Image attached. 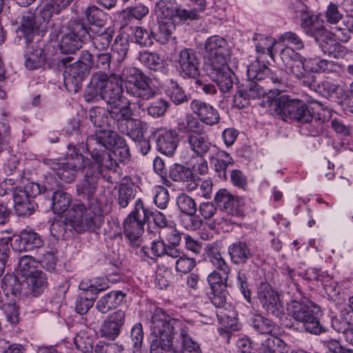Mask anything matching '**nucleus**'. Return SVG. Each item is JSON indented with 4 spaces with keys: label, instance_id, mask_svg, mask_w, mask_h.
Wrapping results in <instances>:
<instances>
[{
    "label": "nucleus",
    "instance_id": "obj_13",
    "mask_svg": "<svg viewBox=\"0 0 353 353\" xmlns=\"http://www.w3.org/2000/svg\"><path fill=\"white\" fill-rule=\"evenodd\" d=\"M149 210L144 208L141 199H137L134 209L123 221V233L131 244L138 245L144 230L145 221L148 219Z\"/></svg>",
    "mask_w": 353,
    "mask_h": 353
},
{
    "label": "nucleus",
    "instance_id": "obj_52",
    "mask_svg": "<svg viewBox=\"0 0 353 353\" xmlns=\"http://www.w3.org/2000/svg\"><path fill=\"white\" fill-rule=\"evenodd\" d=\"M153 201L157 208L164 210L168 207L170 195L168 190L163 186L157 185L152 190Z\"/></svg>",
    "mask_w": 353,
    "mask_h": 353
},
{
    "label": "nucleus",
    "instance_id": "obj_19",
    "mask_svg": "<svg viewBox=\"0 0 353 353\" xmlns=\"http://www.w3.org/2000/svg\"><path fill=\"white\" fill-rule=\"evenodd\" d=\"M176 62L179 70L183 76L196 77L199 74V61L196 52L191 48H184L180 51Z\"/></svg>",
    "mask_w": 353,
    "mask_h": 353
},
{
    "label": "nucleus",
    "instance_id": "obj_46",
    "mask_svg": "<svg viewBox=\"0 0 353 353\" xmlns=\"http://www.w3.org/2000/svg\"><path fill=\"white\" fill-rule=\"evenodd\" d=\"M200 120L192 116H187L185 119L178 124V130L181 132L193 134L203 133V125Z\"/></svg>",
    "mask_w": 353,
    "mask_h": 353
},
{
    "label": "nucleus",
    "instance_id": "obj_30",
    "mask_svg": "<svg viewBox=\"0 0 353 353\" xmlns=\"http://www.w3.org/2000/svg\"><path fill=\"white\" fill-rule=\"evenodd\" d=\"M188 144L190 149L198 157H203L209 152L212 146L208 136L205 133L188 134Z\"/></svg>",
    "mask_w": 353,
    "mask_h": 353
},
{
    "label": "nucleus",
    "instance_id": "obj_44",
    "mask_svg": "<svg viewBox=\"0 0 353 353\" xmlns=\"http://www.w3.org/2000/svg\"><path fill=\"white\" fill-rule=\"evenodd\" d=\"M139 59L150 70L155 71L163 70V61L157 53L148 51L141 52L139 54Z\"/></svg>",
    "mask_w": 353,
    "mask_h": 353
},
{
    "label": "nucleus",
    "instance_id": "obj_6",
    "mask_svg": "<svg viewBox=\"0 0 353 353\" xmlns=\"http://www.w3.org/2000/svg\"><path fill=\"white\" fill-rule=\"evenodd\" d=\"M263 103L265 106L270 108V110H274L276 114L283 116L285 119L308 123L312 119L310 111L303 101L290 99L286 95L271 100L268 97V101H264Z\"/></svg>",
    "mask_w": 353,
    "mask_h": 353
},
{
    "label": "nucleus",
    "instance_id": "obj_29",
    "mask_svg": "<svg viewBox=\"0 0 353 353\" xmlns=\"http://www.w3.org/2000/svg\"><path fill=\"white\" fill-rule=\"evenodd\" d=\"M108 114V111L103 108L94 107L90 110V120L98 129L95 130L94 134H91L88 137H95L97 134L101 131H112L108 129L110 126Z\"/></svg>",
    "mask_w": 353,
    "mask_h": 353
},
{
    "label": "nucleus",
    "instance_id": "obj_21",
    "mask_svg": "<svg viewBox=\"0 0 353 353\" xmlns=\"http://www.w3.org/2000/svg\"><path fill=\"white\" fill-rule=\"evenodd\" d=\"M281 57L286 68L297 79L305 77L307 72L305 59L294 50L290 47L285 48L281 52Z\"/></svg>",
    "mask_w": 353,
    "mask_h": 353
},
{
    "label": "nucleus",
    "instance_id": "obj_39",
    "mask_svg": "<svg viewBox=\"0 0 353 353\" xmlns=\"http://www.w3.org/2000/svg\"><path fill=\"white\" fill-rule=\"evenodd\" d=\"M111 109L108 110L110 117L117 122L126 121L132 116L130 103L118 102L117 104H110Z\"/></svg>",
    "mask_w": 353,
    "mask_h": 353
},
{
    "label": "nucleus",
    "instance_id": "obj_53",
    "mask_svg": "<svg viewBox=\"0 0 353 353\" xmlns=\"http://www.w3.org/2000/svg\"><path fill=\"white\" fill-rule=\"evenodd\" d=\"M176 205L184 214H195L196 210L194 200L185 194H181L176 198Z\"/></svg>",
    "mask_w": 353,
    "mask_h": 353
},
{
    "label": "nucleus",
    "instance_id": "obj_47",
    "mask_svg": "<svg viewBox=\"0 0 353 353\" xmlns=\"http://www.w3.org/2000/svg\"><path fill=\"white\" fill-rule=\"evenodd\" d=\"M251 321L253 328L260 334H270L275 328V324L271 320L261 314H254Z\"/></svg>",
    "mask_w": 353,
    "mask_h": 353
},
{
    "label": "nucleus",
    "instance_id": "obj_3",
    "mask_svg": "<svg viewBox=\"0 0 353 353\" xmlns=\"http://www.w3.org/2000/svg\"><path fill=\"white\" fill-rule=\"evenodd\" d=\"M180 320L170 316L162 309L154 310L150 320L152 341L150 353H183L172 350L176 328Z\"/></svg>",
    "mask_w": 353,
    "mask_h": 353
},
{
    "label": "nucleus",
    "instance_id": "obj_48",
    "mask_svg": "<svg viewBox=\"0 0 353 353\" xmlns=\"http://www.w3.org/2000/svg\"><path fill=\"white\" fill-rule=\"evenodd\" d=\"M343 28L335 27L334 34L341 42H347L353 34V15H347L343 21Z\"/></svg>",
    "mask_w": 353,
    "mask_h": 353
},
{
    "label": "nucleus",
    "instance_id": "obj_61",
    "mask_svg": "<svg viewBox=\"0 0 353 353\" xmlns=\"http://www.w3.org/2000/svg\"><path fill=\"white\" fill-rule=\"evenodd\" d=\"M135 42L142 46H150L155 39L154 34L147 30L137 27L134 31Z\"/></svg>",
    "mask_w": 353,
    "mask_h": 353
},
{
    "label": "nucleus",
    "instance_id": "obj_31",
    "mask_svg": "<svg viewBox=\"0 0 353 353\" xmlns=\"http://www.w3.org/2000/svg\"><path fill=\"white\" fill-rule=\"evenodd\" d=\"M87 73L86 66L76 61L65 67L63 74L65 83H71L77 88L82 82Z\"/></svg>",
    "mask_w": 353,
    "mask_h": 353
},
{
    "label": "nucleus",
    "instance_id": "obj_40",
    "mask_svg": "<svg viewBox=\"0 0 353 353\" xmlns=\"http://www.w3.org/2000/svg\"><path fill=\"white\" fill-rule=\"evenodd\" d=\"M165 94L176 105L181 104L188 101V97L183 89L172 79L167 83Z\"/></svg>",
    "mask_w": 353,
    "mask_h": 353
},
{
    "label": "nucleus",
    "instance_id": "obj_51",
    "mask_svg": "<svg viewBox=\"0 0 353 353\" xmlns=\"http://www.w3.org/2000/svg\"><path fill=\"white\" fill-rule=\"evenodd\" d=\"M228 274H223V272L214 270L208 276L207 280L212 290H220L226 288Z\"/></svg>",
    "mask_w": 353,
    "mask_h": 353
},
{
    "label": "nucleus",
    "instance_id": "obj_1",
    "mask_svg": "<svg viewBox=\"0 0 353 353\" xmlns=\"http://www.w3.org/2000/svg\"><path fill=\"white\" fill-rule=\"evenodd\" d=\"M86 148L92 161L104 170L114 172L117 170L118 164L108 150L110 148H114L112 154L121 162L130 157V150L125 141L114 131H101L95 137H88Z\"/></svg>",
    "mask_w": 353,
    "mask_h": 353
},
{
    "label": "nucleus",
    "instance_id": "obj_7",
    "mask_svg": "<svg viewBox=\"0 0 353 353\" xmlns=\"http://www.w3.org/2000/svg\"><path fill=\"white\" fill-rule=\"evenodd\" d=\"M88 34L87 27L79 21H73L70 27L55 26L50 37L57 41L61 37L60 49L63 53H73L81 47V43Z\"/></svg>",
    "mask_w": 353,
    "mask_h": 353
},
{
    "label": "nucleus",
    "instance_id": "obj_45",
    "mask_svg": "<svg viewBox=\"0 0 353 353\" xmlns=\"http://www.w3.org/2000/svg\"><path fill=\"white\" fill-rule=\"evenodd\" d=\"M317 41L319 42V47L324 54L335 58L339 56L340 51L343 48V46H340L335 39L328 35L323 34Z\"/></svg>",
    "mask_w": 353,
    "mask_h": 353
},
{
    "label": "nucleus",
    "instance_id": "obj_22",
    "mask_svg": "<svg viewBox=\"0 0 353 353\" xmlns=\"http://www.w3.org/2000/svg\"><path fill=\"white\" fill-rule=\"evenodd\" d=\"M205 71L212 80L216 83L222 92H229L232 88V72L230 69L228 62L216 67L207 68Z\"/></svg>",
    "mask_w": 353,
    "mask_h": 353
},
{
    "label": "nucleus",
    "instance_id": "obj_2",
    "mask_svg": "<svg viewBox=\"0 0 353 353\" xmlns=\"http://www.w3.org/2000/svg\"><path fill=\"white\" fill-rule=\"evenodd\" d=\"M66 220L77 232L94 230L96 227V216L81 201H72V196L63 190L54 192L52 209L54 214H62L68 210Z\"/></svg>",
    "mask_w": 353,
    "mask_h": 353
},
{
    "label": "nucleus",
    "instance_id": "obj_25",
    "mask_svg": "<svg viewBox=\"0 0 353 353\" xmlns=\"http://www.w3.org/2000/svg\"><path fill=\"white\" fill-rule=\"evenodd\" d=\"M87 35L92 39L93 46L99 50H108L114 34V30L112 27L87 28Z\"/></svg>",
    "mask_w": 353,
    "mask_h": 353
},
{
    "label": "nucleus",
    "instance_id": "obj_64",
    "mask_svg": "<svg viewBox=\"0 0 353 353\" xmlns=\"http://www.w3.org/2000/svg\"><path fill=\"white\" fill-rule=\"evenodd\" d=\"M130 339L133 347L137 350L141 347L143 341V331L141 323H137L133 325L130 332Z\"/></svg>",
    "mask_w": 353,
    "mask_h": 353
},
{
    "label": "nucleus",
    "instance_id": "obj_20",
    "mask_svg": "<svg viewBox=\"0 0 353 353\" xmlns=\"http://www.w3.org/2000/svg\"><path fill=\"white\" fill-rule=\"evenodd\" d=\"M190 108L200 121L206 125H213L219 121L218 111L208 103L200 99H194L190 102Z\"/></svg>",
    "mask_w": 353,
    "mask_h": 353
},
{
    "label": "nucleus",
    "instance_id": "obj_42",
    "mask_svg": "<svg viewBox=\"0 0 353 353\" xmlns=\"http://www.w3.org/2000/svg\"><path fill=\"white\" fill-rule=\"evenodd\" d=\"M84 17L87 21L93 26L92 28H96L103 27L106 21L105 12L95 6L88 7L84 10Z\"/></svg>",
    "mask_w": 353,
    "mask_h": 353
},
{
    "label": "nucleus",
    "instance_id": "obj_55",
    "mask_svg": "<svg viewBox=\"0 0 353 353\" xmlns=\"http://www.w3.org/2000/svg\"><path fill=\"white\" fill-rule=\"evenodd\" d=\"M169 106V103L163 99H160L152 102L147 108L148 114L153 118H159L163 116Z\"/></svg>",
    "mask_w": 353,
    "mask_h": 353
},
{
    "label": "nucleus",
    "instance_id": "obj_11",
    "mask_svg": "<svg viewBox=\"0 0 353 353\" xmlns=\"http://www.w3.org/2000/svg\"><path fill=\"white\" fill-rule=\"evenodd\" d=\"M253 40L255 41V48L257 53L256 59L252 62L247 69V76L250 79H263L270 74V68L259 59L262 55H269L273 57L272 48L276 43V40L270 37L260 34H255Z\"/></svg>",
    "mask_w": 353,
    "mask_h": 353
},
{
    "label": "nucleus",
    "instance_id": "obj_16",
    "mask_svg": "<svg viewBox=\"0 0 353 353\" xmlns=\"http://www.w3.org/2000/svg\"><path fill=\"white\" fill-rule=\"evenodd\" d=\"M214 201L217 207L228 214L239 217L243 215V199L225 188L216 192Z\"/></svg>",
    "mask_w": 353,
    "mask_h": 353
},
{
    "label": "nucleus",
    "instance_id": "obj_17",
    "mask_svg": "<svg viewBox=\"0 0 353 353\" xmlns=\"http://www.w3.org/2000/svg\"><path fill=\"white\" fill-rule=\"evenodd\" d=\"M104 169L94 161L88 166L85 176L77 185V194L85 199L91 198L97 189V181Z\"/></svg>",
    "mask_w": 353,
    "mask_h": 353
},
{
    "label": "nucleus",
    "instance_id": "obj_28",
    "mask_svg": "<svg viewBox=\"0 0 353 353\" xmlns=\"http://www.w3.org/2000/svg\"><path fill=\"white\" fill-rule=\"evenodd\" d=\"M231 261L236 265L245 263L253 256V252L245 241H236L228 247Z\"/></svg>",
    "mask_w": 353,
    "mask_h": 353
},
{
    "label": "nucleus",
    "instance_id": "obj_54",
    "mask_svg": "<svg viewBox=\"0 0 353 353\" xmlns=\"http://www.w3.org/2000/svg\"><path fill=\"white\" fill-rule=\"evenodd\" d=\"M37 262L31 256L25 255L19 259V271L23 277L30 276L39 270L36 269Z\"/></svg>",
    "mask_w": 353,
    "mask_h": 353
},
{
    "label": "nucleus",
    "instance_id": "obj_34",
    "mask_svg": "<svg viewBox=\"0 0 353 353\" xmlns=\"http://www.w3.org/2000/svg\"><path fill=\"white\" fill-rule=\"evenodd\" d=\"M46 59L43 50L37 46L29 48L25 54V65L28 70L40 68Z\"/></svg>",
    "mask_w": 353,
    "mask_h": 353
},
{
    "label": "nucleus",
    "instance_id": "obj_38",
    "mask_svg": "<svg viewBox=\"0 0 353 353\" xmlns=\"http://www.w3.org/2000/svg\"><path fill=\"white\" fill-rule=\"evenodd\" d=\"M169 177L176 182H194L195 178L190 168L181 164H174L170 168Z\"/></svg>",
    "mask_w": 353,
    "mask_h": 353
},
{
    "label": "nucleus",
    "instance_id": "obj_35",
    "mask_svg": "<svg viewBox=\"0 0 353 353\" xmlns=\"http://www.w3.org/2000/svg\"><path fill=\"white\" fill-rule=\"evenodd\" d=\"M126 128L123 132L132 140H141L144 135V133L148 129V125L137 119H133L132 117L125 121Z\"/></svg>",
    "mask_w": 353,
    "mask_h": 353
},
{
    "label": "nucleus",
    "instance_id": "obj_50",
    "mask_svg": "<svg viewBox=\"0 0 353 353\" xmlns=\"http://www.w3.org/2000/svg\"><path fill=\"white\" fill-rule=\"evenodd\" d=\"M79 288L83 292L89 293L96 296L99 292L103 291L108 288L105 283H101L99 279H83L79 285Z\"/></svg>",
    "mask_w": 353,
    "mask_h": 353
},
{
    "label": "nucleus",
    "instance_id": "obj_63",
    "mask_svg": "<svg viewBox=\"0 0 353 353\" xmlns=\"http://www.w3.org/2000/svg\"><path fill=\"white\" fill-rule=\"evenodd\" d=\"M123 347L117 343L100 341L94 347V353H122Z\"/></svg>",
    "mask_w": 353,
    "mask_h": 353
},
{
    "label": "nucleus",
    "instance_id": "obj_10",
    "mask_svg": "<svg viewBox=\"0 0 353 353\" xmlns=\"http://www.w3.org/2000/svg\"><path fill=\"white\" fill-rule=\"evenodd\" d=\"M70 152L62 159H50L47 164L55 171L56 175L65 183H71L78 171L84 168V158L75 146L68 145Z\"/></svg>",
    "mask_w": 353,
    "mask_h": 353
},
{
    "label": "nucleus",
    "instance_id": "obj_59",
    "mask_svg": "<svg viewBox=\"0 0 353 353\" xmlns=\"http://www.w3.org/2000/svg\"><path fill=\"white\" fill-rule=\"evenodd\" d=\"M128 43L125 39L117 37L112 45L113 57H115L118 61H123L128 51Z\"/></svg>",
    "mask_w": 353,
    "mask_h": 353
},
{
    "label": "nucleus",
    "instance_id": "obj_33",
    "mask_svg": "<svg viewBox=\"0 0 353 353\" xmlns=\"http://www.w3.org/2000/svg\"><path fill=\"white\" fill-rule=\"evenodd\" d=\"M288 345L280 338L270 336L263 341L259 347V353H288Z\"/></svg>",
    "mask_w": 353,
    "mask_h": 353
},
{
    "label": "nucleus",
    "instance_id": "obj_12",
    "mask_svg": "<svg viewBox=\"0 0 353 353\" xmlns=\"http://www.w3.org/2000/svg\"><path fill=\"white\" fill-rule=\"evenodd\" d=\"M287 310L288 314L297 322L301 323L307 332L315 334L321 332L317 307L314 305L293 300L288 305Z\"/></svg>",
    "mask_w": 353,
    "mask_h": 353
},
{
    "label": "nucleus",
    "instance_id": "obj_41",
    "mask_svg": "<svg viewBox=\"0 0 353 353\" xmlns=\"http://www.w3.org/2000/svg\"><path fill=\"white\" fill-rule=\"evenodd\" d=\"M179 330V337L181 339L182 346L188 353H202L199 344L192 340L189 336L188 327L180 321V326L176 330Z\"/></svg>",
    "mask_w": 353,
    "mask_h": 353
},
{
    "label": "nucleus",
    "instance_id": "obj_8",
    "mask_svg": "<svg viewBox=\"0 0 353 353\" xmlns=\"http://www.w3.org/2000/svg\"><path fill=\"white\" fill-rule=\"evenodd\" d=\"M126 92L135 98L148 101L154 98L156 91L150 86V79L141 70L134 67L125 68L121 74Z\"/></svg>",
    "mask_w": 353,
    "mask_h": 353
},
{
    "label": "nucleus",
    "instance_id": "obj_49",
    "mask_svg": "<svg viewBox=\"0 0 353 353\" xmlns=\"http://www.w3.org/2000/svg\"><path fill=\"white\" fill-rule=\"evenodd\" d=\"M149 12L148 7L143 4H137L133 7H128L123 10L121 16L128 23L131 19L140 20L145 17Z\"/></svg>",
    "mask_w": 353,
    "mask_h": 353
},
{
    "label": "nucleus",
    "instance_id": "obj_62",
    "mask_svg": "<svg viewBox=\"0 0 353 353\" xmlns=\"http://www.w3.org/2000/svg\"><path fill=\"white\" fill-rule=\"evenodd\" d=\"M230 181L232 184L239 189L246 190L248 179L244 173L240 170H232L230 172Z\"/></svg>",
    "mask_w": 353,
    "mask_h": 353
},
{
    "label": "nucleus",
    "instance_id": "obj_26",
    "mask_svg": "<svg viewBox=\"0 0 353 353\" xmlns=\"http://www.w3.org/2000/svg\"><path fill=\"white\" fill-rule=\"evenodd\" d=\"M14 249L21 251H30L35 248H39L43 245V240L41 236L32 231L25 230L21 232L20 236L15 240Z\"/></svg>",
    "mask_w": 353,
    "mask_h": 353
},
{
    "label": "nucleus",
    "instance_id": "obj_57",
    "mask_svg": "<svg viewBox=\"0 0 353 353\" xmlns=\"http://www.w3.org/2000/svg\"><path fill=\"white\" fill-rule=\"evenodd\" d=\"M325 21L330 26L336 25L343 19V14L339 10L338 6L330 2L324 12Z\"/></svg>",
    "mask_w": 353,
    "mask_h": 353
},
{
    "label": "nucleus",
    "instance_id": "obj_32",
    "mask_svg": "<svg viewBox=\"0 0 353 353\" xmlns=\"http://www.w3.org/2000/svg\"><path fill=\"white\" fill-rule=\"evenodd\" d=\"M124 297L125 294L121 291L110 292L98 300L96 307L100 312L105 314L119 305Z\"/></svg>",
    "mask_w": 353,
    "mask_h": 353
},
{
    "label": "nucleus",
    "instance_id": "obj_56",
    "mask_svg": "<svg viewBox=\"0 0 353 353\" xmlns=\"http://www.w3.org/2000/svg\"><path fill=\"white\" fill-rule=\"evenodd\" d=\"M95 296H89L88 293L81 292L77 298L75 310L80 314H85L93 305Z\"/></svg>",
    "mask_w": 353,
    "mask_h": 353
},
{
    "label": "nucleus",
    "instance_id": "obj_27",
    "mask_svg": "<svg viewBox=\"0 0 353 353\" xmlns=\"http://www.w3.org/2000/svg\"><path fill=\"white\" fill-rule=\"evenodd\" d=\"M41 21L37 19L32 13H28L22 18L21 25L17 31L19 39L23 38L26 43H29L33 39L35 32L39 29Z\"/></svg>",
    "mask_w": 353,
    "mask_h": 353
},
{
    "label": "nucleus",
    "instance_id": "obj_23",
    "mask_svg": "<svg viewBox=\"0 0 353 353\" xmlns=\"http://www.w3.org/2000/svg\"><path fill=\"white\" fill-rule=\"evenodd\" d=\"M153 134L156 137L157 150L167 156H172L177 148V134L170 129H157Z\"/></svg>",
    "mask_w": 353,
    "mask_h": 353
},
{
    "label": "nucleus",
    "instance_id": "obj_15",
    "mask_svg": "<svg viewBox=\"0 0 353 353\" xmlns=\"http://www.w3.org/2000/svg\"><path fill=\"white\" fill-rule=\"evenodd\" d=\"M229 51L226 41L219 36L209 37L205 42V69L228 62Z\"/></svg>",
    "mask_w": 353,
    "mask_h": 353
},
{
    "label": "nucleus",
    "instance_id": "obj_36",
    "mask_svg": "<svg viewBox=\"0 0 353 353\" xmlns=\"http://www.w3.org/2000/svg\"><path fill=\"white\" fill-rule=\"evenodd\" d=\"M206 251L210 262L216 268L215 270L221 272L223 274H229L230 268L223 258L219 248L209 245Z\"/></svg>",
    "mask_w": 353,
    "mask_h": 353
},
{
    "label": "nucleus",
    "instance_id": "obj_9",
    "mask_svg": "<svg viewBox=\"0 0 353 353\" xmlns=\"http://www.w3.org/2000/svg\"><path fill=\"white\" fill-rule=\"evenodd\" d=\"M249 88L247 90H239L234 96V101L236 105L242 108L248 104L250 99H256L263 97L262 101V105H264V101H268V97L270 99H274L269 94H267L268 92H271V88L268 85L269 83L274 84L279 83L281 81V77L278 75L277 72H272L270 70V74L265 76L263 79H250Z\"/></svg>",
    "mask_w": 353,
    "mask_h": 353
},
{
    "label": "nucleus",
    "instance_id": "obj_43",
    "mask_svg": "<svg viewBox=\"0 0 353 353\" xmlns=\"http://www.w3.org/2000/svg\"><path fill=\"white\" fill-rule=\"evenodd\" d=\"M28 286L31 289L34 296L39 295L46 285V277L45 274L38 270L30 276L24 277Z\"/></svg>",
    "mask_w": 353,
    "mask_h": 353
},
{
    "label": "nucleus",
    "instance_id": "obj_18",
    "mask_svg": "<svg viewBox=\"0 0 353 353\" xmlns=\"http://www.w3.org/2000/svg\"><path fill=\"white\" fill-rule=\"evenodd\" d=\"M125 312L118 310L110 314L101 323L99 328L101 337L114 340L120 334L125 323Z\"/></svg>",
    "mask_w": 353,
    "mask_h": 353
},
{
    "label": "nucleus",
    "instance_id": "obj_24",
    "mask_svg": "<svg viewBox=\"0 0 353 353\" xmlns=\"http://www.w3.org/2000/svg\"><path fill=\"white\" fill-rule=\"evenodd\" d=\"M301 27L304 32L319 41L325 34L323 21L318 14L311 12H302L301 14Z\"/></svg>",
    "mask_w": 353,
    "mask_h": 353
},
{
    "label": "nucleus",
    "instance_id": "obj_37",
    "mask_svg": "<svg viewBox=\"0 0 353 353\" xmlns=\"http://www.w3.org/2000/svg\"><path fill=\"white\" fill-rule=\"evenodd\" d=\"M214 170L219 176L223 179H227L226 170L228 166L234 164V160L230 155L225 151H218L216 157L212 158Z\"/></svg>",
    "mask_w": 353,
    "mask_h": 353
},
{
    "label": "nucleus",
    "instance_id": "obj_14",
    "mask_svg": "<svg viewBox=\"0 0 353 353\" xmlns=\"http://www.w3.org/2000/svg\"><path fill=\"white\" fill-rule=\"evenodd\" d=\"M256 299L267 314L278 318L283 316L284 306L280 295L269 283H259L256 288Z\"/></svg>",
    "mask_w": 353,
    "mask_h": 353
},
{
    "label": "nucleus",
    "instance_id": "obj_58",
    "mask_svg": "<svg viewBox=\"0 0 353 353\" xmlns=\"http://www.w3.org/2000/svg\"><path fill=\"white\" fill-rule=\"evenodd\" d=\"M196 262L194 258L189 257L185 254L176 260L175 270L181 274H187L196 266Z\"/></svg>",
    "mask_w": 353,
    "mask_h": 353
},
{
    "label": "nucleus",
    "instance_id": "obj_60",
    "mask_svg": "<svg viewBox=\"0 0 353 353\" xmlns=\"http://www.w3.org/2000/svg\"><path fill=\"white\" fill-rule=\"evenodd\" d=\"M135 193L132 186L122 184L119 189L118 203L121 208H126L130 201L134 199Z\"/></svg>",
    "mask_w": 353,
    "mask_h": 353
},
{
    "label": "nucleus",
    "instance_id": "obj_5",
    "mask_svg": "<svg viewBox=\"0 0 353 353\" xmlns=\"http://www.w3.org/2000/svg\"><path fill=\"white\" fill-rule=\"evenodd\" d=\"M155 12L158 19L159 32L154 37L157 41L165 43L175 30L176 24L193 21L196 17L194 11L174 6L171 2L159 1L157 3Z\"/></svg>",
    "mask_w": 353,
    "mask_h": 353
},
{
    "label": "nucleus",
    "instance_id": "obj_4",
    "mask_svg": "<svg viewBox=\"0 0 353 353\" xmlns=\"http://www.w3.org/2000/svg\"><path fill=\"white\" fill-rule=\"evenodd\" d=\"M99 97L108 104H117L123 97L121 76L114 73L108 75L101 72L94 73L85 90L83 98L87 102L98 100Z\"/></svg>",
    "mask_w": 353,
    "mask_h": 353
}]
</instances>
